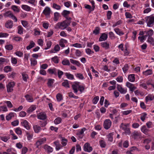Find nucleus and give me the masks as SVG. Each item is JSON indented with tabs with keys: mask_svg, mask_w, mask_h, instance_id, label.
<instances>
[{
	"mask_svg": "<svg viewBox=\"0 0 154 154\" xmlns=\"http://www.w3.org/2000/svg\"><path fill=\"white\" fill-rule=\"evenodd\" d=\"M30 60L31 65L35 66L37 64V61L35 59L31 58Z\"/></svg>",
	"mask_w": 154,
	"mask_h": 154,
	"instance_id": "nucleus-49",
	"label": "nucleus"
},
{
	"mask_svg": "<svg viewBox=\"0 0 154 154\" xmlns=\"http://www.w3.org/2000/svg\"><path fill=\"white\" fill-rule=\"evenodd\" d=\"M101 46L106 49H108L109 48V44L106 42H101Z\"/></svg>",
	"mask_w": 154,
	"mask_h": 154,
	"instance_id": "nucleus-14",
	"label": "nucleus"
},
{
	"mask_svg": "<svg viewBox=\"0 0 154 154\" xmlns=\"http://www.w3.org/2000/svg\"><path fill=\"white\" fill-rule=\"evenodd\" d=\"M84 150L85 151L90 152L92 150V148L90 146L89 143H85L83 146Z\"/></svg>",
	"mask_w": 154,
	"mask_h": 154,
	"instance_id": "nucleus-3",
	"label": "nucleus"
},
{
	"mask_svg": "<svg viewBox=\"0 0 154 154\" xmlns=\"http://www.w3.org/2000/svg\"><path fill=\"white\" fill-rule=\"evenodd\" d=\"M120 127L124 130H125L128 128L127 124H124L123 123L121 124L120 125Z\"/></svg>",
	"mask_w": 154,
	"mask_h": 154,
	"instance_id": "nucleus-47",
	"label": "nucleus"
},
{
	"mask_svg": "<svg viewBox=\"0 0 154 154\" xmlns=\"http://www.w3.org/2000/svg\"><path fill=\"white\" fill-rule=\"evenodd\" d=\"M146 100L147 102L149 100H152L154 99V96L152 95H148L146 97Z\"/></svg>",
	"mask_w": 154,
	"mask_h": 154,
	"instance_id": "nucleus-30",
	"label": "nucleus"
},
{
	"mask_svg": "<svg viewBox=\"0 0 154 154\" xmlns=\"http://www.w3.org/2000/svg\"><path fill=\"white\" fill-rule=\"evenodd\" d=\"M5 48L8 50H11L13 48V46L11 45H7L5 46Z\"/></svg>",
	"mask_w": 154,
	"mask_h": 154,
	"instance_id": "nucleus-52",
	"label": "nucleus"
},
{
	"mask_svg": "<svg viewBox=\"0 0 154 154\" xmlns=\"http://www.w3.org/2000/svg\"><path fill=\"white\" fill-rule=\"evenodd\" d=\"M26 100L29 102H32L33 101V99L32 96L29 95L27 94L25 96Z\"/></svg>",
	"mask_w": 154,
	"mask_h": 154,
	"instance_id": "nucleus-26",
	"label": "nucleus"
},
{
	"mask_svg": "<svg viewBox=\"0 0 154 154\" xmlns=\"http://www.w3.org/2000/svg\"><path fill=\"white\" fill-rule=\"evenodd\" d=\"M143 74L146 75H148L152 73V71L151 69H148L143 72Z\"/></svg>",
	"mask_w": 154,
	"mask_h": 154,
	"instance_id": "nucleus-37",
	"label": "nucleus"
},
{
	"mask_svg": "<svg viewBox=\"0 0 154 154\" xmlns=\"http://www.w3.org/2000/svg\"><path fill=\"white\" fill-rule=\"evenodd\" d=\"M13 39L16 42H19L22 41L23 39L22 38L19 36H14Z\"/></svg>",
	"mask_w": 154,
	"mask_h": 154,
	"instance_id": "nucleus-48",
	"label": "nucleus"
},
{
	"mask_svg": "<svg viewBox=\"0 0 154 154\" xmlns=\"http://www.w3.org/2000/svg\"><path fill=\"white\" fill-rule=\"evenodd\" d=\"M128 69V64H126L125 65L124 67L122 68V70L123 72L125 73Z\"/></svg>",
	"mask_w": 154,
	"mask_h": 154,
	"instance_id": "nucleus-51",
	"label": "nucleus"
},
{
	"mask_svg": "<svg viewBox=\"0 0 154 154\" xmlns=\"http://www.w3.org/2000/svg\"><path fill=\"white\" fill-rule=\"evenodd\" d=\"M51 9L48 7H46L43 12V13L45 15H48L50 14Z\"/></svg>",
	"mask_w": 154,
	"mask_h": 154,
	"instance_id": "nucleus-13",
	"label": "nucleus"
},
{
	"mask_svg": "<svg viewBox=\"0 0 154 154\" xmlns=\"http://www.w3.org/2000/svg\"><path fill=\"white\" fill-rule=\"evenodd\" d=\"M21 22L22 25L24 27H26L28 25V22L25 20H21Z\"/></svg>",
	"mask_w": 154,
	"mask_h": 154,
	"instance_id": "nucleus-63",
	"label": "nucleus"
},
{
	"mask_svg": "<svg viewBox=\"0 0 154 154\" xmlns=\"http://www.w3.org/2000/svg\"><path fill=\"white\" fill-rule=\"evenodd\" d=\"M26 135L27 137V139L29 140H31L33 136V135L32 134H30L28 132H26Z\"/></svg>",
	"mask_w": 154,
	"mask_h": 154,
	"instance_id": "nucleus-40",
	"label": "nucleus"
},
{
	"mask_svg": "<svg viewBox=\"0 0 154 154\" xmlns=\"http://www.w3.org/2000/svg\"><path fill=\"white\" fill-rule=\"evenodd\" d=\"M86 130V129L85 128H84L81 129V130L78 133L77 135H82L85 131Z\"/></svg>",
	"mask_w": 154,
	"mask_h": 154,
	"instance_id": "nucleus-57",
	"label": "nucleus"
},
{
	"mask_svg": "<svg viewBox=\"0 0 154 154\" xmlns=\"http://www.w3.org/2000/svg\"><path fill=\"white\" fill-rule=\"evenodd\" d=\"M69 96L70 97H73L74 98L77 99L78 97L77 96L74 95L72 92H70L69 93Z\"/></svg>",
	"mask_w": 154,
	"mask_h": 154,
	"instance_id": "nucleus-62",
	"label": "nucleus"
},
{
	"mask_svg": "<svg viewBox=\"0 0 154 154\" xmlns=\"http://www.w3.org/2000/svg\"><path fill=\"white\" fill-rule=\"evenodd\" d=\"M131 136L134 140H137L141 137V134L137 131H134L132 134Z\"/></svg>",
	"mask_w": 154,
	"mask_h": 154,
	"instance_id": "nucleus-7",
	"label": "nucleus"
},
{
	"mask_svg": "<svg viewBox=\"0 0 154 154\" xmlns=\"http://www.w3.org/2000/svg\"><path fill=\"white\" fill-rule=\"evenodd\" d=\"M13 22L10 20H9L5 23V27L7 28H11L13 26Z\"/></svg>",
	"mask_w": 154,
	"mask_h": 154,
	"instance_id": "nucleus-10",
	"label": "nucleus"
},
{
	"mask_svg": "<svg viewBox=\"0 0 154 154\" xmlns=\"http://www.w3.org/2000/svg\"><path fill=\"white\" fill-rule=\"evenodd\" d=\"M56 98L57 100L58 101H60L62 100V95L60 94H58L56 96Z\"/></svg>",
	"mask_w": 154,
	"mask_h": 154,
	"instance_id": "nucleus-55",
	"label": "nucleus"
},
{
	"mask_svg": "<svg viewBox=\"0 0 154 154\" xmlns=\"http://www.w3.org/2000/svg\"><path fill=\"white\" fill-rule=\"evenodd\" d=\"M99 99V97L98 96H96L92 100L93 103V104H96L98 102Z\"/></svg>",
	"mask_w": 154,
	"mask_h": 154,
	"instance_id": "nucleus-54",
	"label": "nucleus"
},
{
	"mask_svg": "<svg viewBox=\"0 0 154 154\" xmlns=\"http://www.w3.org/2000/svg\"><path fill=\"white\" fill-rule=\"evenodd\" d=\"M146 115L147 114L146 113H143V114L141 115L140 119L143 122H144V121Z\"/></svg>",
	"mask_w": 154,
	"mask_h": 154,
	"instance_id": "nucleus-59",
	"label": "nucleus"
},
{
	"mask_svg": "<svg viewBox=\"0 0 154 154\" xmlns=\"http://www.w3.org/2000/svg\"><path fill=\"white\" fill-rule=\"evenodd\" d=\"M7 59L3 57L0 58V65L3 64L5 62H6Z\"/></svg>",
	"mask_w": 154,
	"mask_h": 154,
	"instance_id": "nucleus-56",
	"label": "nucleus"
},
{
	"mask_svg": "<svg viewBox=\"0 0 154 154\" xmlns=\"http://www.w3.org/2000/svg\"><path fill=\"white\" fill-rule=\"evenodd\" d=\"M54 144L55 145L56 150H58L61 148V145L58 141H56L54 142Z\"/></svg>",
	"mask_w": 154,
	"mask_h": 154,
	"instance_id": "nucleus-24",
	"label": "nucleus"
},
{
	"mask_svg": "<svg viewBox=\"0 0 154 154\" xmlns=\"http://www.w3.org/2000/svg\"><path fill=\"white\" fill-rule=\"evenodd\" d=\"M35 43L33 41H31L29 46L26 47L27 50H29L35 46Z\"/></svg>",
	"mask_w": 154,
	"mask_h": 154,
	"instance_id": "nucleus-27",
	"label": "nucleus"
},
{
	"mask_svg": "<svg viewBox=\"0 0 154 154\" xmlns=\"http://www.w3.org/2000/svg\"><path fill=\"white\" fill-rule=\"evenodd\" d=\"M15 132L17 134L20 135L22 134V131L20 128H17L16 129Z\"/></svg>",
	"mask_w": 154,
	"mask_h": 154,
	"instance_id": "nucleus-60",
	"label": "nucleus"
},
{
	"mask_svg": "<svg viewBox=\"0 0 154 154\" xmlns=\"http://www.w3.org/2000/svg\"><path fill=\"white\" fill-rule=\"evenodd\" d=\"M4 70L5 72H8L11 71L12 68L10 66H8L4 67Z\"/></svg>",
	"mask_w": 154,
	"mask_h": 154,
	"instance_id": "nucleus-28",
	"label": "nucleus"
},
{
	"mask_svg": "<svg viewBox=\"0 0 154 154\" xmlns=\"http://www.w3.org/2000/svg\"><path fill=\"white\" fill-rule=\"evenodd\" d=\"M62 64L64 65H69L70 62L68 60H64L62 61Z\"/></svg>",
	"mask_w": 154,
	"mask_h": 154,
	"instance_id": "nucleus-41",
	"label": "nucleus"
},
{
	"mask_svg": "<svg viewBox=\"0 0 154 154\" xmlns=\"http://www.w3.org/2000/svg\"><path fill=\"white\" fill-rule=\"evenodd\" d=\"M33 128L35 132L38 133L41 130V128L37 125H35L33 126Z\"/></svg>",
	"mask_w": 154,
	"mask_h": 154,
	"instance_id": "nucleus-29",
	"label": "nucleus"
},
{
	"mask_svg": "<svg viewBox=\"0 0 154 154\" xmlns=\"http://www.w3.org/2000/svg\"><path fill=\"white\" fill-rule=\"evenodd\" d=\"M52 45V42L50 41H47L46 44L47 47L45 48V50H47L51 48Z\"/></svg>",
	"mask_w": 154,
	"mask_h": 154,
	"instance_id": "nucleus-45",
	"label": "nucleus"
},
{
	"mask_svg": "<svg viewBox=\"0 0 154 154\" xmlns=\"http://www.w3.org/2000/svg\"><path fill=\"white\" fill-rule=\"evenodd\" d=\"M113 133H110L107 136V138H108V140L112 142L113 141Z\"/></svg>",
	"mask_w": 154,
	"mask_h": 154,
	"instance_id": "nucleus-36",
	"label": "nucleus"
},
{
	"mask_svg": "<svg viewBox=\"0 0 154 154\" xmlns=\"http://www.w3.org/2000/svg\"><path fill=\"white\" fill-rule=\"evenodd\" d=\"M128 79L129 81L133 82L135 81V78L134 75V74H130L128 75Z\"/></svg>",
	"mask_w": 154,
	"mask_h": 154,
	"instance_id": "nucleus-19",
	"label": "nucleus"
},
{
	"mask_svg": "<svg viewBox=\"0 0 154 154\" xmlns=\"http://www.w3.org/2000/svg\"><path fill=\"white\" fill-rule=\"evenodd\" d=\"M141 131L145 134H147V133L149 131V130L147 129L145 125H143L141 128Z\"/></svg>",
	"mask_w": 154,
	"mask_h": 154,
	"instance_id": "nucleus-16",
	"label": "nucleus"
},
{
	"mask_svg": "<svg viewBox=\"0 0 154 154\" xmlns=\"http://www.w3.org/2000/svg\"><path fill=\"white\" fill-rule=\"evenodd\" d=\"M13 14L10 11H8L5 13L3 15L5 17H11V14Z\"/></svg>",
	"mask_w": 154,
	"mask_h": 154,
	"instance_id": "nucleus-34",
	"label": "nucleus"
},
{
	"mask_svg": "<svg viewBox=\"0 0 154 154\" xmlns=\"http://www.w3.org/2000/svg\"><path fill=\"white\" fill-rule=\"evenodd\" d=\"M54 20L55 21H57L59 18V14L56 12L54 13Z\"/></svg>",
	"mask_w": 154,
	"mask_h": 154,
	"instance_id": "nucleus-43",
	"label": "nucleus"
},
{
	"mask_svg": "<svg viewBox=\"0 0 154 154\" xmlns=\"http://www.w3.org/2000/svg\"><path fill=\"white\" fill-rule=\"evenodd\" d=\"M36 106L34 105H32L27 110V112H31L36 109Z\"/></svg>",
	"mask_w": 154,
	"mask_h": 154,
	"instance_id": "nucleus-31",
	"label": "nucleus"
},
{
	"mask_svg": "<svg viewBox=\"0 0 154 154\" xmlns=\"http://www.w3.org/2000/svg\"><path fill=\"white\" fill-rule=\"evenodd\" d=\"M22 8L23 9L27 11H29L31 10L30 7L27 5H23Z\"/></svg>",
	"mask_w": 154,
	"mask_h": 154,
	"instance_id": "nucleus-35",
	"label": "nucleus"
},
{
	"mask_svg": "<svg viewBox=\"0 0 154 154\" xmlns=\"http://www.w3.org/2000/svg\"><path fill=\"white\" fill-rule=\"evenodd\" d=\"M53 7L54 8L57 10H60L61 8V7L60 6L55 3L53 4Z\"/></svg>",
	"mask_w": 154,
	"mask_h": 154,
	"instance_id": "nucleus-53",
	"label": "nucleus"
},
{
	"mask_svg": "<svg viewBox=\"0 0 154 154\" xmlns=\"http://www.w3.org/2000/svg\"><path fill=\"white\" fill-rule=\"evenodd\" d=\"M21 124L27 130H28L30 129V127L29 125V123L26 120H24L23 122H21Z\"/></svg>",
	"mask_w": 154,
	"mask_h": 154,
	"instance_id": "nucleus-12",
	"label": "nucleus"
},
{
	"mask_svg": "<svg viewBox=\"0 0 154 154\" xmlns=\"http://www.w3.org/2000/svg\"><path fill=\"white\" fill-rule=\"evenodd\" d=\"M70 61L71 63L75 64L78 66H79L81 65L79 61L74 60L72 59H70Z\"/></svg>",
	"mask_w": 154,
	"mask_h": 154,
	"instance_id": "nucleus-25",
	"label": "nucleus"
},
{
	"mask_svg": "<svg viewBox=\"0 0 154 154\" xmlns=\"http://www.w3.org/2000/svg\"><path fill=\"white\" fill-rule=\"evenodd\" d=\"M145 35L146 37H151L154 34V32L152 30L150 29L149 30H146L144 31Z\"/></svg>",
	"mask_w": 154,
	"mask_h": 154,
	"instance_id": "nucleus-9",
	"label": "nucleus"
},
{
	"mask_svg": "<svg viewBox=\"0 0 154 154\" xmlns=\"http://www.w3.org/2000/svg\"><path fill=\"white\" fill-rule=\"evenodd\" d=\"M48 72L50 74H54L55 75H57V70L56 68H54L53 69H48Z\"/></svg>",
	"mask_w": 154,
	"mask_h": 154,
	"instance_id": "nucleus-15",
	"label": "nucleus"
},
{
	"mask_svg": "<svg viewBox=\"0 0 154 154\" xmlns=\"http://www.w3.org/2000/svg\"><path fill=\"white\" fill-rule=\"evenodd\" d=\"M52 61H53L55 63H58V59L57 56H55L53 57L51 59Z\"/></svg>",
	"mask_w": 154,
	"mask_h": 154,
	"instance_id": "nucleus-58",
	"label": "nucleus"
},
{
	"mask_svg": "<svg viewBox=\"0 0 154 154\" xmlns=\"http://www.w3.org/2000/svg\"><path fill=\"white\" fill-rule=\"evenodd\" d=\"M66 76L67 78L70 79H74V76L73 75L68 73L67 72L65 73Z\"/></svg>",
	"mask_w": 154,
	"mask_h": 154,
	"instance_id": "nucleus-38",
	"label": "nucleus"
},
{
	"mask_svg": "<svg viewBox=\"0 0 154 154\" xmlns=\"http://www.w3.org/2000/svg\"><path fill=\"white\" fill-rule=\"evenodd\" d=\"M18 34L21 35L23 33V28L21 26H19L17 27Z\"/></svg>",
	"mask_w": 154,
	"mask_h": 154,
	"instance_id": "nucleus-32",
	"label": "nucleus"
},
{
	"mask_svg": "<svg viewBox=\"0 0 154 154\" xmlns=\"http://www.w3.org/2000/svg\"><path fill=\"white\" fill-rule=\"evenodd\" d=\"M100 29L98 27H96L94 30L93 31V33L96 35L98 34L99 33Z\"/></svg>",
	"mask_w": 154,
	"mask_h": 154,
	"instance_id": "nucleus-61",
	"label": "nucleus"
},
{
	"mask_svg": "<svg viewBox=\"0 0 154 154\" xmlns=\"http://www.w3.org/2000/svg\"><path fill=\"white\" fill-rule=\"evenodd\" d=\"M22 75L23 80L25 82H27V79L28 78L27 75L24 73H22Z\"/></svg>",
	"mask_w": 154,
	"mask_h": 154,
	"instance_id": "nucleus-50",
	"label": "nucleus"
},
{
	"mask_svg": "<svg viewBox=\"0 0 154 154\" xmlns=\"http://www.w3.org/2000/svg\"><path fill=\"white\" fill-rule=\"evenodd\" d=\"M79 85L77 83H75V84H74L72 85V88L74 90V92L75 93H77V89L79 88Z\"/></svg>",
	"mask_w": 154,
	"mask_h": 154,
	"instance_id": "nucleus-17",
	"label": "nucleus"
},
{
	"mask_svg": "<svg viewBox=\"0 0 154 154\" xmlns=\"http://www.w3.org/2000/svg\"><path fill=\"white\" fill-rule=\"evenodd\" d=\"M70 12L69 11L64 10L62 13V15L64 17H66L67 16V15L70 14Z\"/></svg>",
	"mask_w": 154,
	"mask_h": 154,
	"instance_id": "nucleus-33",
	"label": "nucleus"
},
{
	"mask_svg": "<svg viewBox=\"0 0 154 154\" xmlns=\"http://www.w3.org/2000/svg\"><path fill=\"white\" fill-rule=\"evenodd\" d=\"M62 120L61 119L60 117L57 118L54 121V123L56 124H60Z\"/></svg>",
	"mask_w": 154,
	"mask_h": 154,
	"instance_id": "nucleus-46",
	"label": "nucleus"
},
{
	"mask_svg": "<svg viewBox=\"0 0 154 154\" xmlns=\"http://www.w3.org/2000/svg\"><path fill=\"white\" fill-rule=\"evenodd\" d=\"M15 85V83L14 82H11L7 85V91L8 92H12L13 89V88Z\"/></svg>",
	"mask_w": 154,
	"mask_h": 154,
	"instance_id": "nucleus-6",
	"label": "nucleus"
},
{
	"mask_svg": "<svg viewBox=\"0 0 154 154\" xmlns=\"http://www.w3.org/2000/svg\"><path fill=\"white\" fill-rule=\"evenodd\" d=\"M107 35L105 33H103L100 37L99 40L100 42L104 41L107 39Z\"/></svg>",
	"mask_w": 154,
	"mask_h": 154,
	"instance_id": "nucleus-11",
	"label": "nucleus"
},
{
	"mask_svg": "<svg viewBox=\"0 0 154 154\" xmlns=\"http://www.w3.org/2000/svg\"><path fill=\"white\" fill-rule=\"evenodd\" d=\"M147 41L151 44L154 45V39L152 36L148 37Z\"/></svg>",
	"mask_w": 154,
	"mask_h": 154,
	"instance_id": "nucleus-39",
	"label": "nucleus"
},
{
	"mask_svg": "<svg viewBox=\"0 0 154 154\" xmlns=\"http://www.w3.org/2000/svg\"><path fill=\"white\" fill-rule=\"evenodd\" d=\"M100 146L102 148H104L106 146V143L103 140H100L99 141Z\"/></svg>",
	"mask_w": 154,
	"mask_h": 154,
	"instance_id": "nucleus-42",
	"label": "nucleus"
},
{
	"mask_svg": "<svg viewBox=\"0 0 154 154\" xmlns=\"http://www.w3.org/2000/svg\"><path fill=\"white\" fill-rule=\"evenodd\" d=\"M117 88L118 90L122 94H125L127 92V88H122L121 85L117 84Z\"/></svg>",
	"mask_w": 154,
	"mask_h": 154,
	"instance_id": "nucleus-5",
	"label": "nucleus"
},
{
	"mask_svg": "<svg viewBox=\"0 0 154 154\" xmlns=\"http://www.w3.org/2000/svg\"><path fill=\"white\" fill-rule=\"evenodd\" d=\"M54 80L52 79H49L48 80V86L49 87H51L53 83V81Z\"/></svg>",
	"mask_w": 154,
	"mask_h": 154,
	"instance_id": "nucleus-64",
	"label": "nucleus"
},
{
	"mask_svg": "<svg viewBox=\"0 0 154 154\" xmlns=\"http://www.w3.org/2000/svg\"><path fill=\"white\" fill-rule=\"evenodd\" d=\"M61 144L63 146H65L67 144V140L66 139L64 138H62L61 140Z\"/></svg>",
	"mask_w": 154,
	"mask_h": 154,
	"instance_id": "nucleus-44",
	"label": "nucleus"
},
{
	"mask_svg": "<svg viewBox=\"0 0 154 154\" xmlns=\"http://www.w3.org/2000/svg\"><path fill=\"white\" fill-rule=\"evenodd\" d=\"M114 30L116 34L120 36L123 35L124 34V33L118 28H116Z\"/></svg>",
	"mask_w": 154,
	"mask_h": 154,
	"instance_id": "nucleus-20",
	"label": "nucleus"
},
{
	"mask_svg": "<svg viewBox=\"0 0 154 154\" xmlns=\"http://www.w3.org/2000/svg\"><path fill=\"white\" fill-rule=\"evenodd\" d=\"M11 8L13 11L16 13H18L20 12V10L18 6L15 5H12L11 6Z\"/></svg>",
	"mask_w": 154,
	"mask_h": 154,
	"instance_id": "nucleus-18",
	"label": "nucleus"
},
{
	"mask_svg": "<svg viewBox=\"0 0 154 154\" xmlns=\"http://www.w3.org/2000/svg\"><path fill=\"white\" fill-rule=\"evenodd\" d=\"M147 26L149 27L152 26L154 24V17L147 16L145 18Z\"/></svg>",
	"mask_w": 154,
	"mask_h": 154,
	"instance_id": "nucleus-2",
	"label": "nucleus"
},
{
	"mask_svg": "<svg viewBox=\"0 0 154 154\" xmlns=\"http://www.w3.org/2000/svg\"><path fill=\"white\" fill-rule=\"evenodd\" d=\"M70 22H68L67 20H65L63 22L57 23L55 26V29L60 28L63 30L70 25Z\"/></svg>",
	"mask_w": 154,
	"mask_h": 154,
	"instance_id": "nucleus-1",
	"label": "nucleus"
},
{
	"mask_svg": "<svg viewBox=\"0 0 154 154\" xmlns=\"http://www.w3.org/2000/svg\"><path fill=\"white\" fill-rule=\"evenodd\" d=\"M37 118L39 119L44 120L46 119L47 116L45 113L41 112L38 114Z\"/></svg>",
	"mask_w": 154,
	"mask_h": 154,
	"instance_id": "nucleus-8",
	"label": "nucleus"
},
{
	"mask_svg": "<svg viewBox=\"0 0 154 154\" xmlns=\"http://www.w3.org/2000/svg\"><path fill=\"white\" fill-rule=\"evenodd\" d=\"M62 85L66 88H69L70 87L68 81L67 80H65L64 81L62 82Z\"/></svg>",
	"mask_w": 154,
	"mask_h": 154,
	"instance_id": "nucleus-23",
	"label": "nucleus"
},
{
	"mask_svg": "<svg viewBox=\"0 0 154 154\" xmlns=\"http://www.w3.org/2000/svg\"><path fill=\"white\" fill-rule=\"evenodd\" d=\"M44 148L48 152H52L53 151V149L51 147L46 145L44 146Z\"/></svg>",
	"mask_w": 154,
	"mask_h": 154,
	"instance_id": "nucleus-21",
	"label": "nucleus"
},
{
	"mask_svg": "<svg viewBox=\"0 0 154 154\" xmlns=\"http://www.w3.org/2000/svg\"><path fill=\"white\" fill-rule=\"evenodd\" d=\"M111 122L109 119L106 120L103 124L104 128L107 130L109 129L111 126Z\"/></svg>",
	"mask_w": 154,
	"mask_h": 154,
	"instance_id": "nucleus-4",
	"label": "nucleus"
},
{
	"mask_svg": "<svg viewBox=\"0 0 154 154\" xmlns=\"http://www.w3.org/2000/svg\"><path fill=\"white\" fill-rule=\"evenodd\" d=\"M14 113L11 112L6 117V119L9 121L11 120L13 117H14Z\"/></svg>",
	"mask_w": 154,
	"mask_h": 154,
	"instance_id": "nucleus-22",
	"label": "nucleus"
}]
</instances>
